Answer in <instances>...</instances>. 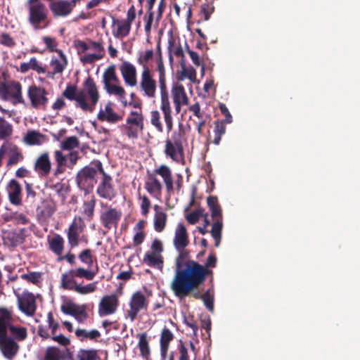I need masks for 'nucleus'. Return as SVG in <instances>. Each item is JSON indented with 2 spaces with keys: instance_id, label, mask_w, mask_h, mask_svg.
Masks as SVG:
<instances>
[{
  "instance_id": "3",
  "label": "nucleus",
  "mask_w": 360,
  "mask_h": 360,
  "mask_svg": "<svg viewBox=\"0 0 360 360\" xmlns=\"http://www.w3.org/2000/svg\"><path fill=\"white\" fill-rule=\"evenodd\" d=\"M157 48L158 51L160 52V44H158ZM156 71L158 73V82L160 89V110L163 113L167 129L169 132L172 131L173 128V118L172 116V108L167 86L166 70L161 53H159V56L156 59Z\"/></svg>"
},
{
  "instance_id": "44",
  "label": "nucleus",
  "mask_w": 360,
  "mask_h": 360,
  "mask_svg": "<svg viewBox=\"0 0 360 360\" xmlns=\"http://www.w3.org/2000/svg\"><path fill=\"white\" fill-rule=\"evenodd\" d=\"M156 0H148V13L144 17L146 20L145 32L148 36L150 34L151 26L153 21V12L152 11Z\"/></svg>"
},
{
  "instance_id": "57",
  "label": "nucleus",
  "mask_w": 360,
  "mask_h": 360,
  "mask_svg": "<svg viewBox=\"0 0 360 360\" xmlns=\"http://www.w3.org/2000/svg\"><path fill=\"white\" fill-rule=\"evenodd\" d=\"M150 122L159 132L163 131V127L160 121V114L158 110H153L150 112Z\"/></svg>"
},
{
  "instance_id": "46",
  "label": "nucleus",
  "mask_w": 360,
  "mask_h": 360,
  "mask_svg": "<svg viewBox=\"0 0 360 360\" xmlns=\"http://www.w3.org/2000/svg\"><path fill=\"white\" fill-rule=\"evenodd\" d=\"M23 160V155L15 145H13L10 149L9 159L7 162V166H13L18 164Z\"/></svg>"
},
{
  "instance_id": "15",
  "label": "nucleus",
  "mask_w": 360,
  "mask_h": 360,
  "mask_svg": "<svg viewBox=\"0 0 360 360\" xmlns=\"http://www.w3.org/2000/svg\"><path fill=\"white\" fill-rule=\"evenodd\" d=\"M19 309L25 314L32 316L37 309L36 298L33 293L24 291L22 295L15 292Z\"/></svg>"
},
{
  "instance_id": "16",
  "label": "nucleus",
  "mask_w": 360,
  "mask_h": 360,
  "mask_svg": "<svg viewBox=\"0 0 360 360\" xmlns=\"http://www.w3.org/2000/svg\"><path fill=\"white\" fill-rule=\"evenodd\" d=\"M48 16V10L43 3L29 6V22L35 29H39L40 24L44 22Z\"/></svg>"
},
{
  "instance_id": "56",
  "label": "nucleus",
  "mask_w": 360,
  "mask_h": 360,
  "mask_svg": "<svg viewBox=\"0 0 360 360\" xmlns=\"http://www.w3.org/2000/svg\"><path fill=\"white\" fill-rule=\"evenodd\" d=\"M0 44L6 47L13 48L15 46L16 42L8 33L1 32L0 34Z\"/></svg>"
},
{
  "instance_id": "41",
  "label": "nucleus",
  "mask_w": 360,
  "mask_h": 360,
  "mask_svg": "<svg viewBox=\"0 0 360 360\" xmlns=\"http://www.w3.org/2000/svg\"><path fill=\"white\" fill-rule=\"evenodd\" d=\"M54 158L57 164L56 169L54 171V176H58L64 172V167L66 166V156L64 155L61 150L54 151Z\"/></svg>"
},
{
  "instance_id": "27",
  "label": "nucleus",
  "mask_w": 360,
  "mask_h": 360,
  "mask_svg": "<svg viewBox=\"0 0 360 360\" xmlns=\"http://www.w3.org/2000/svg\"><path fill=\"white\" fill-rule=\"evenodd\" d=\"M25 228L8 231L4 238V243L11 247H17L22 244L26 238Z\"/></svg>"
},
{
  "instance_id": "4",
  "label": "nucleus",
  "mask_w": 360,
  "mask_h": 360,
  "mask_svg": "<svg viewBox=\"0 0 360 360\" xmlns=\"http://www.w3.org/2000/svg\"><path fill=\"white\" fill-rule=\"evenodd\" d=\"M207 204L211 212V217L214 221L210 233L214 240V245L219 247L221 239L223 229L222 210L221 205L219 204L217 196L210 195L207 197Z\"/></svg>"
},
{
  "instance_id": "52",
  "label": "nucleus",
  "mask_w": 360,
  "mask_h": 360,
  "mask_svg": "<svg viewBox=\"0 0 360 360\" xmlns=\"http://www.w3.org/2000/svg\"><path fill=\"white\" fill-rule=\"evenodd\" d=\"M41 134L36 131H31L27 133L24 137L25 142L30 146L41 144Z\"/></svg>"
},
{
  "instance_id": "17",
  "label": "nucleus",
  "mask_w": 360,
  "mask_h": 360,
  "mask_svg": "<svg viewBox=\"0 0 360 360\" xmlns=\"http://www.w3.org/2000/svg\"><path fill=\"white\" fill-rule=\"evenodd\" d=\"M122 216V213L120 210L109 206L105 211L101 212L100 221L103 227L107 230L116 229Z\"/></svg>"
},
{
  "instance_id": "48",
  "label": "nucleus",
  "mask_w": 360,
  "mask_h": 360,
  "mask_svg": "<svg viewBox=\"0 0 360 360\" xmlns=\"http://www.w3.org/2000/svg\"><path fill=\"white\" fill-rule=\"evenodd\" d=\"M98 351L96 349H81L77 354V360H98Z\"/></svg>"
},
{
  "instance_id": "34",
  "label": "nucleus",
  "mask_w": 360,
  "mask_h": 360,
  "mask_svg": "<svg viewBox=\"0 0 360 360\" xmlns=\"http://www.w3.org/2000/svg\"><path fill=\"white\" fill-rule=\"evenodd\" d=\"M174 339V335L167 328H164L160 335V353L165 358L168 352L170 342Z\"/></svg>"
},
{
  "instance_id": "20",
  "label": "nucleus",
  "mask_w": 360,
  "mask_h": 360,
  "mask_svg": "<svg viewBox=\"0 0 360 360\" xmlns=\"http://www.w3.org/2000/svg\"><path fill=\"white\" fill-rule=\"evenodd\" d=\"M119 306V299L115 294L103 296L98 304V314L105 316L113 314Z\"/></svg>"
},
{
  "instance_id": "61",
  "label": "nucleus",
  "mask_w": 360,
  "mask_h": 360,
  "mask_svg": "<svg viewBox=\"0 0 360 360\" xmlns=\"http://www.w3.org/2000/svg\"><path fill=\"white\" fill-rule=\"evenodd\" d=\"M47 322L49 328L51 330V336L56 335L57 330L59 329V323L55 321L53 313L51 311L48 313Z\"/></svg>"
},
{
  "instance_id": "10",
  "label": "nucleus",
  "mask_w": 360,
  "mask_h": 360,
  "mask_svg": "<svg viewBox=\"0 0 360 360\" xmlns=\"http://www.w3.org/2000/svg\"><path fill=\"white\" fill-rule=\"evenodd\" d=\"M94 166H96L94 165ZM99 173L97 167L85 166L80 169L76 176L78 187L86 192L92 190L97 183L96 176Z\"/></svg>"
},
{
  "instance_id": "58",
  "label": "nucleus",
  "mask_w": 360,
  "mask_h": 360,
  "mask_svg": "<svg viewBox=\"0 0 360 360\" xmlns=\"http://www.w3.org/2000/svg\"><path fill=\"white\" fill-rule=\"evenodd\" d=\"M168 50L170 60H172V54H174L176 57H184V51L181 45L176 44L174 41H169Z\"/></svg>"
},
{
  "instance_id": "51",
  "label": "nucleus",
  "mask_w": 360,
  "mask_h": 360,
  "mask_svg": "<svg viewBox=\"0 0 360 360\" xmlns=\"http://www.w3.org/2000/svg\"><path fill=\"white\" fill-rule=\"evenodd\" d=\"M79 145V141L75 136H69L60 143V148L64 150H71L77 148Z\"/></svg>"
},
{
  "instance_id": "28",
  "label": "nucleus",
  "mask_w": 360,
  "mask_h": 360,
  "mask_svg": "<svg viewBox=\"0 0 360 360\" xmlns=\"http://www.w3.org/2000/svg\"><path fill=\"white\" fill-rule=\"evenodd\" d=\"M58 58H53L50 65L53 69L52 72H48L47 76L53 77L56 74L62 73L68 64L67 58L63 51H58Z\"/></svg>"
},
{
  "instance_id": "43",
  "label": "nucleus",
  "mask_w": 360,
  "mask_h": 360,
  "mask_svg": "<svg viewBox=\"0 0 360 360\" xmlns=\"http://www.w3.org/2000/svg\"><path fill=\"white\" fill-rule=\"evenodd\" d=\"M226 122L224 121L217 120L214 122V138L213 140V143L215 145H219L222 135H224L226 132Z\"/></svg>"
},
{
  "instance_id": "35",
  "label": "nucleus",
  "mask_w": 360,
  "mask_h": 360,
  "mask_svg": "<svg viewBox=\"0 0 360 360\" xmlns=\"http://www.w3.org/2000/svg\"><path fill=\"white\" fill-rule=\"evenodd\" d=\"M10 338H13L15 342H23L28 337L27 328L22 326H15L12 324L8 328Z\"/></svg>"
},
{
  "instance_id": "29",
  "label": "nucleus",
  "mask_w": 360,
  "mask_h": 360,
  "mask_svg": "<svg viewBox=\"0 0 360 360\" xmlns=\"http://www.w3.org/2000/svg\"><path fill=\"white\" fill-rule=\"evenodd\" d=\"M112 27L117 25V29L112 30L115 38L122 39L127 37L130 32L131 25L124 20H118L112 17Z\"/></svg>"
},
{
  "instance_id": "22",
  "label": "nucleus",
  "mask_w": 360,
  "mask_h": 360,
  "mask_svg": "<svg viewBox=\"0 0 360 360\" xmlns=\"http://www.w3.org/2000/svg\"><path fill=\"white\" fill-rule=\"evenodd\" d=\"M34 170L40 177L47 176L51 171V162L48 152L40 154L34 164Z\"/></svg>"
},
{
  "instance_id": "49",
  "label": "nucleus",
  "mask_w": 360,
  "mask_h": 360,
  "mask_svg": "<svg viewBox=\"0 0 360 360\" xmlns=\"http://www.w3.org/2000/svg\"><path fill=\"white\" fill-rule=\"evenodd\" d=\"M214 11L213 0H206V2L200 6V15L203 17L204 20L207 21L210 18L211 15Z\"/></svg>"
},
{
  "instance_id": "39",
  "label": "nucleus",
  "mask_w": 360,
  "mask_h": 360,
  "mask_svg": "<svg viewBox=\"0 0 360 360\" xmlns=\"http://www.w3.org/2000/svg\"><path fill=\"white\" fill-rule=\"evenodd\" d=\"M167 221V214L165 212H157L153 218V226L155 231L161 233L165 229Z\"/></svg>"
},
{
  "instance_id": "21",
  "label": "nucleus",
  "mask_w": 360,
  "mask_h": 360,
  "mask_svg": "<svg viewBox=\"0 0 360 360\" xmlns=\"http://www.w3.org/2000/svg\"><path fill=\"white\" fill-rule=\"evenodd\" d=\"M62 95L70 101H75L77 102L76 105L79 107L83 111L84 108H86L88 107L84 91H77V87L75 85H68L65 89L63 91Z\"/></svg>"
},
{
  "instance_id": "55",
  "label": "nucleus",
  "mask_w": 360,
  "mask_h": 360,
  "mask_svg": "<svg viewBox=\"0 0 360 360\" xmlns=\"http://www.w3.org/2000/svg\"><path fill=\"white\" fill-rule=\"evenodd\" d=\"M75 291L81 295L91 293L94 292L97 288L96 282L89 283L84 286L78 284L77 286L75 287Z\"/></svg>"
},
{
  "instance_id": "8",
  "label": "nucleus",
  "mask_w": 360,
  "mask_h": 360,
  "mask_svg": "<svg viewBox=\"0 0 360 360\" xmlns=\"http://www.w3.org/2000/svg\"><path fill=\"white\" fill-rule=\"evenodd\" d=\"M85 227L86 225L82 218L75 217L68 229L65 230L68 245L71 249L77 247L84 239L86 240V237L82 235Z\"/></svg>"
},
{
  "instance_id": "47",
  "label": "nucleus",
  "mask_w": 360,
  "mask_h": 360,
  "mask_svg": "<svg viewBox=\"0 0 360 360\" xmlns=\"http://www.w3.org/2000/svg\"><path fill=\"white\" fill-rule=\"evenodd\" d=\"M64 353L56 347H48L46 349L44 360H62Z\"/></svg>"
},
{
  "instance_id": "59",
  "label": "nucleus",
  "mask_w": 360,
  "mask_h": 360,
  "mask_svg": "<svg viewBox=\"0 0 360 360\" xmlns=\"http://www.w3.org/2000/svg\"><path fill=\"white\" fill-rule=\"evenodd\" d=\"M202 300L206 308L211 312L214 311V296L210 294L209 290L203 293Z\"/></svg>"
},
{
  "instance_id": "64",
  "label": "nucleus",
  "mask_w": 360,
  "mask_h": 360,
  "mask_svg": "<svg viewBox=\"0 0 360 360\" xmlns=\"http://www.w3.org/2000/svg\"><path fill=\"white\" fill-rule=\"evenodd\" d=\"M66 156V167L70 169H72L73 167L77 164L79 159V153L77 151H72L69 153Z\"/></svg>"
},
{
  "instance_id": "5",
  "label": "nucleus",
  "mask_w": 360,
  "mask_h": 360,
  "mask_svg": "<svg viewBox=\"0 0 360 360\" xmlns=\"http://www.w3.org/2000/svg\"><path fill=\"white\" fill-rule=\"evenodd\" d=\"M0 98L11 101L14 105L20 103L25 105L22 84L15 80L0 81Z\"/></svg>"
},
{
  "instance_id": "38",
  "label": "nucleus",
  "mask_w": 360,
  "mask_h": 360,
  "mask_svg": "<svg viewBox=\"0 0 360 360\" xmlns=\"http://www.w3.org/2000/svg\"><path fill=\"white\" fill-rule=\"evenodd\" d=\"M153 56L154 51L152 49L139 52L137 63L142 67V71L150 70L148 63L153 59Z\"/></svg>"
},
{
  "instance_id": "31",
  "label": "nucleus",
  "mask_w": 360,
  "mask_h": 360,
  "mask_svg": "<svg viewBox=\"0 0 360 360\" xmlns=\"http://www.w3.org/2000/svg\"><path fill=\"white\" fill-rule=\"evenodd\" d=\"M50 9L54 16L64 17L72 12L68 0H59L51 3L50 4Z\"/></svg>"
},
{
  "instance_id": "62",
  "label": "nucleus",
  "mask_w": 360,
  "mask_h": 360,
  "mask_svg": "<svg viewBox=\"0 0 360 360\" xmlns=\"http://www.w3.org/2000/svg\"><path fill=\"white\" fill-rule=\"evenodd\" d=\"M56 209L54 206L49 202L44 204L41 210L39 211V214L44 218H49L51 217L55 212Z\"/></svg>"
},
{
  "instance_id": "23",
  "label": "nucleus",
  "mask_w": 360,
  "mask_h": 360,
  "mask_svg": "<svg viewBox=\"0 0 360 360\" xmlns=\"http://www.w3.org/2000/svg\"><path fill=\"white\" fill-rule=\"evenodd\" d=\"M97 119L101 122L105 121L110 124H116L122 120L123 115L115 112L112 108V103L109 101L105 105L104 109H100Z\"/></svg>"
},
{
  "instance_id": "36",
  "label": "nucleus",
  "mask_w": 360,
  "mask_h": 360,
  "mask_svg": "<svg viewBox=\"0 0 360 360\" xmlns=\"http://www.w3.org/2000/svg\"><path fill=\"white\" fill-rule=\"evenodd\" d=\"M75 277L73 269H70L63 274L60 280L61 287L65 290L75 291V287L78 285L75 279Z\"/></svg>"
},
{
  "instance_id": "19",
  "label": "nucleus",
  "mask_w": 360,
  "mask_h": 360,
  "mask_svg": "<svg viewBox=\"0 0 360 360\" xmlns=\"http://www.w3.org/2000/svg\"><path fill=\"white\" fill-rule=\"evenodd\" d=\"M129 307L130 309L127 311V315L130 320L134 321L141 309H147L148 301L141 291H136L131 296Z\"/></svg>"
},
{
  "instance_id": "60",
  "label": "nucleus",
  "mask_w": 360,
  "mask_h": 360,
  "mask_svg": "<svg viewBox=\"0 0 360 360\" xmlns=\"http://www.w3.org/2000/svg\"><path fill=\"white\" fill-rule=\"evenodd\" d=\"M139 198L141 200V214L143 216H147L150 207L151 206L150 200L146 195H139Z\"/></svg>"
},
{
  "instance_id": "2",
  "label": "nucleus",
  "mask_w": 360,
  "mask_h": 360,
  "mask_svg": "<svg viewBox=\"0 0 360 360\" xmlns=\"http://www.w3.org/2000/svg\"><path fill=\"white\" fill-rule=\"evenodd\" d=\"M158 175L162 178L165 184L167 193L169 195H170L174 191V181L172 170L166 165H161L153 172L147 171L144 188L153 198L159 200L161 198L163 187L158 178Z\"/></svg>"
},
{
  "instance_id": "45",
  "label": "nucleus",
  "mask_w": 360,
  "mask_h": 360,
  "mask_svg": "<svg viewBox=\"0 0 360 360\" xmlns=\"http://www.w3.org/2000/svg\"><path fill=\"white\" fill-rule=\"evenodd\" d=\"M75 335L83 340L84 339H89L91 340H96L97 338L101 337L100 332L96 329H93L90 331H87L85 329L77 328L75 330Z\"/></svg>"
},
{
  "instance_id": "12",
  "label": "nucleus",
  "mask_w": 360,
  "mask_h": 360,
  "mask_svg": "<svg viewBox=\"0 0 360 360\" xmlns=\"http://www.w3.org/2000/svg\"><path fill=\"white\" fill-rule=\"evenodd\" d=\"M27 95L33 108L44 110L46 108L49 98L45 88L33 84L27 88Z\"/></svg>"
},
{
  "instance_id": "1",
  "label": "nucleus",
  "mask_w": 360,
  "mask_h": 360,
  "mask_svg": "<svg viewBox=\"0 0 360 360\" xmlns=\"http://www.w3.org/2000/svg\"><path fill=\"white\" fill-rule=\"evenodd\" d=\"M175 274L171 283V289L179 298L188 296L206 280L207 276L212 274V270H207L198 262L188 259L189 252L185 249L177 250Z\"/></svg>"
},
{
  "instance_id": "13",
  "label": "nucleus",
  "mask_w": 360,
  "mask_h": 360,
  "mask_svg": "<svg viewBox=\"0 0 360 360\" xmlns=\"http://www.w3.org/2000/svg\"><path fill=\"white\" fill-rule=\"evenodd\" d=\"M83 86L84 89L82 91H84L85 98L86 100H89V101H87L88 107L86 108H84V111L92 112L100 99L98 87L94 79L91 76H89L84 80Z\"/></svg>"
},
{
  "instance_id": "50",
  "label": "nucleus",
  "mask_w": 360,
  "mask_h": 360,
  "mask_svg": "<svg viewBox=\"0 0 360 360\" xmlns=\"http://www.w3.org/2000/svg\"><path fill=\"white\" fill-rule=\"evenodd\" d=\"M74 274L77 278H84L88 281H91L95 277L96 274L98 271V267L96 268V271H90L88 269H85L83 267H79L77 269H73Z\"/></svg>"
},
{
  "instance_id": "7",
  "label": "nucleus",
  "mask_w": 360,
  "mask_h": 360,
  "mask_svg": "<svg viewBox=\"0 0 360 360\" xmlns=\"http://www.w3.org/2000/svg\"><path fill=\"white\" fill-rule=\"evenodd\" d=\"M94 164L98 167L99 174L102 175L101 181L96 188V193L101 198L112 200L117 195V191L112 184V178L105 172L100 160L95 161Z\"/></svg>"
},
{
  "instance_id": "42",
  "label": "nucleus",
  "mask_w": 360,
  "mask_h": 360,
  "mask_svg": "<svg viewBox=\"0 0 360 360\" xmlns=\"http://www.w3.org/2000/svg\"><path fill=\"white\" fill-rule=\"evenodd\" d=\"M137 336L139 337L138 347L140 350V353L143 357L147 359L150 355V347L147 334L143 333L139 334Z\"/></svg>"
},
{
  "instance_id": "54",
  "label": "nucleus",
  "mask_w": 360,
  "mask_h": 360,
  "mask_svg": "<svg viewBox=\"0 0 360 360\" xmlns=\"http://www.w3.org/2000/svg\"><path fill=\"white\" fill-rule=\"evenodd\" d=\"M20 278L22 280L27 281V282L37 285L40 282V280L41 278V273L32 271L30 272L29 274H23L20 276Z\"/></svg>"
},
{
  "instance_id": "33",
  "label": "nucleus",
  "mask_w": 360,
  "mask_h": 360,
  "mask_svg": "<svg viewBox=\"0 0 360 360\" xmlns=\"http://www.w3.org/2000/svg\"><path fill=\"white\" fill-rule=\"evenodd\" d=\"M172 96L173 102L181 103L188 105L189 98L186 93L185 89L181 84H174L172 87Z\"/></svg>"
},
{
  "instance_id": "25",
  "label": "nucleus",
  "mask_w": 360,
  "mask_h": 360,
  "mask_svg": "<svg viewBox=\"0 0 360 360\" xmlns=\"http://www.w3.org/2000/svg\"><path fill=\"white\" fill-rule=\"evenodd\" d=\"M189 243L188 234L186 226L179 223L175 230L173 244L176 250L185 249Z\"/></svg>"
},
{
  "instance_id": "40",
  "label": "nucleus",
  "mask_w": 360,
  "mask_h": 360,
  "mask_svg": "<svg viewBox=\"0 0 360 360\" xmlns=\"http://www.w3.org/2000/svg\"><path fill=\"white\" fill-rule=\"evenodd\" d=\"M13 127L11 123L0 116V140H6L11 137Z\"/></svg>"
},
{
  "instance_id": "63",
  "label": "nucleus",
  "mask_w": 360,
  "mask_h": 360,
  "mask_svg": "<svg viewBox=\"0 0 360 360\" xmlns=\"http://www.w3.org/2000/svg\"><path fill=\"white\" fill-rule=\"evenodd\" d=\"M44 43L46 44L47 49L51 52H56L58 53V51H61L60 49H58L56 47L58 46V43L55 38L51 37H44L42 38Z\"/></svg>"
},
{
  "instance_id": "26",
  "label": "nucleus",
  "mask_w": 360,
  "mask_h": 360,
  "mask_svg": "<svg viewBox=\"0 0 360 360\" xmlns=\"http://www.w3.org/2000/svg\"><path fill=\"white\" fill-rule=\"evenodd\" d=\"M6 190L10 202L13 205H21L22 187L20 184L15 179H11L6 186Z\"/></svg>"
},
{
  "instance_id": "32",
  "label": "nucleus",
  "mask_w": 360,
  "mask_h": 360,
  "mask_svg": "<svg viewBox=\"0 0 360 360\" xmlns=\"http://www.w3.org/2000/svg\"><path fill=\"white\" fill-rule=\"evenodd\" d=\"M65 240L58 233H55L52 238H48L49 249L58 257L63 254Z\"/></svg>"
},
{
  "instance_id": "24",
  "label": "nucleus",
  "mask_w": 360,
  "mask_h": 360,
  "mask_svg": "<svg viewBox=\"0 0 360 360\" xmlns=\"http://www.w3.org/2000/svg\"><path fill=\"white\" fill-rule=\"evenodd\" d=\"M120 70L125 84L129 86L137 84L136 67L128 61H124L120 66Z\"/></svg>"
},
{
  "instance_id": "53",
  "label": "nucleus",
  "mask_w": 360,
  "mask_h": 360,
  "mask_svg": "<svg viewBox=\"0 0 360 360\" xmlns=\"http://www.w3.org/2000/svg\"><path fill=\"white\" fill-rule=\"evenodd\" d=\"M78 258L82 263L86 264L88 267L93 265L92 251L90 249H85L80 252L78 255Z\"/></svg>"
},
{
  "instance_id": "37",
  "label": "nucleus",
  "mask_w": 360,
  "mask_h": 360,
  "mask_svg": "<svg viewBox=\"0 0 360 360\" xmlns=\"http://www.w3.org/2000/svg\"><path fill=\"white\" fill-rule=\"evenodd\" d=\"M143 262L151 267L162 269L163 266L162 255L156 252H147L143 257Z\"/></svg>"
},
{
  "instance_id": "6",
  "label": "nucleus",
  "mask_w": 360,
  "mask_h": 360,
  "mask_svg": "<svg viewBox=\"0 0 360 360\" xmlns=\"http://www.w3.org/2000/svg\"><path fill=\"white\" fill-rule=\"evenodd\" d=\"M122 128L129 139H136L144 129V116L142 110L131 111Z\"/></svg>"
},
{
  "instance_id": "18",
  "label": "nucleus",
  "mask_w": 360,
  "mask_h": 360,
  "mask_svg": "<svg viewBox=\"0 0 360 360\" xmlns=\"http://www.w3.org/2000/svg\"><path fill=\"white\" fill-rule=\"evenodd\" d=\"M19 344L7 334L0 335V351L8 360H13L20 350Z\"/></svg>"
},
{
  "instance_id": "11",
  "label": "nucleus",
  "mask_w": 360,
  "mask_h": 360,
  "mask_svg": "<svg viewBox=\"0 0 360 360\" xmlns=\"http://www.w3.org/2000/svg\"><path fill=\"white\" fill-rule=\"evenodd\" d=\"M164 153L176 162L179 163L184 160V149L180 134H174L172 139L165 141Z\"/></svg>"
},
{
  "instance_id": "14",
  "label": "nucleus",
  "mask_w": 360,
  "mask_h": 360,
  "mask_svg": "<svg viewBox=\"0 0 360 360\" xmlns=\"http://www.w3.org/2000/svg\"><path fill=\"white\" fill-rule=\"evenodd\" d=\"M138 89L145 97L148 98H153L155 97L157 82L153 78L151 70L141 72Z\"/></svg>"
},
{
  "instance_id": "30",
  "label": "nucleus",
  "mask_w": 360,
  "mask_h": 360,
  "mask_svg": "<svg viewBox=\"0 0 360 360\" xmlns=\"http://www.w3.org/2000/svg\"><path fill=\"white\" fill-rule=\"evenodd\" d=\"M13 314L11 309L0 307V335L8 333V329L12 325Z\"/></svg>"
},
{
  "instance_id": "9",
  "label": "nucleus",
  "mask_w": 360,
  "mask_h": 360,
  "mask_svg": "<svg viewBox=\"0 0 360 360\" xmlns=\"http://www.w3.org/2000/svg\"><path fill=\"white\" fill-rule=\"evenodd\" d=\"M103 82L107 93L124 97L126 94L125 90L120 86V79L115 73V65H111L105 70L103 75Z\"/></svg>"
}]
</instances>
